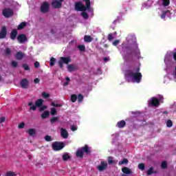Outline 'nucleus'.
Instances as JSON below:
<instances>
[{
	"label": "nucleus",
	"mask_w": 176,
	"mask_h": 176,
	"mask_svg": "<svg viewBox=\"0 0 176 176\" xmlns=\"http://www.w3.org/2000/svg\"><path fill=\"white\" fill-rule=\"evenodd\" d=\"M122 52L124 53L122 55L123 60L126 63H130L134 60V57H140L141 56V52L138 48V44L122 45Z\"/></svg>",
	"instance_id": "f257e3e1"
},
{
	"label": "nucleus",
	"mask_w": 176,
	"mask_h": 176,
	"mask_svg": "<svg viewBox=\"0 0 176 176\" xmlns=\"http://www.w3.org/2000/svg\"><path fill=\"white\" fill-rule=\"evenodd\" d=\"M140 71H141L140 67H134L133 69L126 70L125 76L128 79H131L133 83H141V80H142V74H141Z\"/></svg>",
	"instance_id": "f03ea898"
},
{
	"label": "nucleus",
	"mask_w": 176,
	"mask_h": 176,
	"mask_svg": "<svg viewBox=\"0 0 176 176\" xmlns=\"http://www.w3.org/2000/svg\"><path fill=\"white\" fill-rule=\"evenodd\" d=\"M65 146L63 142H55L52 144V149L56 151H61Z\"/></svg>",
	"instance_id": "7ed1b4c3"
},
{
	"label": "nucleus",
	"mask_w": 176,
	"mask_h": 176,
	"mask_svg": "<svg viewBox=\"0 0 176 176\" xmlns=\"http://www.w3.org/2000/svg\"><path fill=\"white\" fill-rule=\"evenodd\" d=\"M75 9L77 12H85L87 10L86 6L83 5L81 1L75 3Z\"/></svg>",
	"instance_id": "20e7f679"
},
{
	"label": "nucleus",
	"mask_w": 176,
	"mask_h": 176,
	"mask_svg": "<svg viewBox=\"0 0 176 176\" xmlns=\"http://www.w3.org/2000/svg\"><path fill=\"white\" fill-rule=\"evenodd\" d=\"M14 14V12H13V10L6 8L3 10V16L6 17V19H9V17H12Z\"/></svg>",
	"instance_id": "39448f33"
},
{
	"label": "nucleus",
	"mask_w": 176,
	"mask_h": 176,
	"mask_svg": "<svg viewBox=\"0 0 176 176\" xmlns=\"http://www.w3.org/2000/svg\"><path fill=\"white\" fill-rule=\"evenodd\" d=\"M159 105H160V103L159 102V99L156 97H153L148 100V107H157Z\"/></svg>",
	"instance_id": "423d86ee"
},
{
	"label": "nucleus",
	"mask_w": 176,
	"mask_h": 176,
	"mask_svg": "<svg viewBox=\"0 0 176 176\" xmlns=\"http://www.w3.org/2000/svg\"><path fill=\"white\" fill-rule=\"evenodd\" d=\"M50 6L47 1H44L41 6L40 10L41 13H47L49 12Z\"/></svg>",
	"instance_id": "0eeeda50"
},
{
	"label": "nucleus",
	"mask_w": 176,
	"mask_h": 176,
	"mask_svg": "<svg viewBox=\"0 0 176 176\" xmlns=\"http://www.w3.org/2000/svg\"><path fill=\"white\" fill-rule=\"evenodd\" d=\"M16 39L19 43H25V42L28 41V38L25 34H19L16 37Z\"/></svg>",
	"instance_id": "6e6552de"
},
{
	"label": "nucleus",
	"mask_w": 176,
	"mask_h": 176,
	"mask_svg": "<svg viewBox=\"0 0 176 176\" xmlns=\"http://www.w3.org/2000/svg\"><path fill=\"white\" fill-rule=\"evenodd\" d=\"M8 35V29L6 26H3L0 30V39H5Z\"/></svg>",
	"instance_id": "1a4fd4ad"
},
{
	"label": "nucleus",
	"mask_w": 176,
	"mask_h": 176,
	"mask_svg": "<svg viewBox=\"0 0 176 176\" xmlns=\"http://www.w3.org/2000/svg\"><path fill=\"white\" fill-rule=\"evenodd\" d=\"M52 6L54 9H60L63 6V3L58 1V0H54L52 2Z\"/></svg>",
	"instance_id": "9d476101"
},
{
	"label": "nucleus",
	"mask_w": 176,
	"mask_h": 176,
	"mask_svg": "<svg viewBox=\"0 0 176 176\" xmlns=\"http://www.w3.org/2000/svg\"><path fill=\"white\" fill-rule=\"evenodd\" d=\"M107 167H108V164L105 162H101L100 165L97 166V168L99 171H104V170H107Z\"/></svg>",
	"instance_id": "9b49d317"
},
{
	"label": "nucleus",
	"mask_w": 176,
	"mask_h": 176,
	"mask_svg": "<svg viewBox=\"0 0 176 176\" xmlns=\"http://www.w3.org/2000/svg\"><path fill=\"white\" fill-rule=\"evenodd\" d=\"M24 57H25V54H24V52H18L15 54V58H16V60H23V58H24Z\"/></svg>",
	"instance_id": "f8f14e48"
},
{
	"label": "nucleus",
	"mask_w": 176,
	"mask_h": 176,
	"mask_svg": "<svg viewBox=\"0 0 176 176\" xmlns=\"http://www.w3.org/2000/svg\"><path fill=\"white\" fill-rule=\"evenodd\" d=\"M18 34L19 32H17V30L13 29L10 33V39H12V41H14L16 38H17Z\"/></svg>",
	"instance_id": "ddd939ff"
},
{
	"label": "nucleus",
	"mask_w": 176,
	"mask_h": 176,
	"mask_svg": "<svg viewBox=\"0 0 176 176\" xmlns=\"http://www.w3.org/2000/svg\"><path fill=\"white\" fill-rule=\"evenodd\" d=\"M21 87L22 89H27L28 87V80L24 78L21 81Z\"/></svg>",
	"instance_id": "4468645a"
},
{
	"label": "nucleus",
	"mask_w": 176,
	"mask_h": 176,
	"mask_svg": "<svg viewBox=\"0 0 176 176\" xmlns=\"http://www.w3.org/2000/svg\"><path fill=\"white\" fill-rule=\"evenodd\" d=\"M60 135L62 138L67 139L68 138V131H67L65 129H60Z\"/></svg>",
	"instance_id": "2eb2a0df"
},
{
	"label": "nucleus",
	"mask_w": 176,
	"mask_h": 176,
	"mask_svg": "<svg viewBox=\"0 0 176 176\" xmlns=\"http://www.w3.org/2000/svg\"><path fill=\"white\" fill-rule=\"evenodd\" d=\"M59 60L63 64H69L71 63V58L69 57H60Z\"/></svg>",
	"instance_id": "dca6fc26"
},
{
	"label": "nucleus",
	"mask_w": 176,
	"mask_h": 176,
	"mask_svg": "<svg viewBox=\"0 0 176 176\" xmlns=\"http://www.w3.org/2000/svg\"><path fill=\"white\" fill-rule=\"evenodd\" d=\"M122 171L124 174H126V175H129L130 174H132L133 172L131 171V170H130V168L124 166L123 168H122Z\"/></svg>",
	"instance_id": "f3484780"
},
{
	"label": "nucleus",
	"mask_w": 176,
	"mask_h": 176,
	"mask_svg": "<svg viewBox=\"0 0 176 176\" xmlns=\"http://www.w3.org/2000/svg\"><path fill=\"white\" fill-rule=\"evenodd\" d=\"M80 149L82 151V153H86V155H89V153H90V149H89V146L87 144L81 147Z\"/></svg>",
	"instance_id": "a211bd4d"
},
{
	"label": "nucleus",
	"mask_w": 176,
	"mask_h": 176,
	"mask_svg": "<svg viewBox=\"0 0 176 176\" xmlns=\"http://www.w3.org/2000/svg\"><path fill=\"white\" fill-rule=\"evenodd\" d=\"M124 126H126V121L124 120H120L117 123V127H118V129H123V127H124Z\"/></svg>",
	"instance_id": "6ab92c4d"
},
{
	"label": "nucleus",
	"mask_w": 176,
	"mask_h": 176,
	"mask_svg": "<svg viewBox=\"0 0 176 176\" xmlns=\"http://www.w3.org/2000/svg\"><path fill=\"white\" fill-rule=\"evenodd\" d=\"M84 41H85V42H87V43H90V42L93 41V37H91V36L85 35L84 36Z\"/></svg>",
	"instance_id": "aec40b11"
},
{
	"label": "nucleus",
	"mask_w": 176,
	"mask_h": 176,
	"mask_svg": "<svg viewBox=\"0 0 176 176\" xmlns=\"http://www.w3.org/2000/svg\"><path fill=\"white\" fill-rule=\"evenodd\" d=\"M77 157H80V159H82V157H83V155H85V153H83V151L80 149H78L76 153Z\"/></svg>",
	"instance_id": "412c9836"
},
{
	"label": "nucleus",
	"mask_w": 176,
	"mask_h": 176,
	"mask_svg": "<svg viewBox=\"0 0 176 176\" xmlns=\"http://www.w3.org/2000/svg\"><path fill=\"white\" fill-rule=\"evenodd\" d=\"M25 27H27V23L26 22H22L21 23L18 27H17V30H19V31L25 28Z\"/></svg>",
	"instance_id": "4be33fe9"
},
{
	"label": "nucleus",
	"mask_w": 176,
	"mask_h": 176,
	"mask_svg": "<svg viewBox=\"0 0 176 176\" xmlns=\"http://www.w3.org/2000/svg\"><path fill=\"white\" fill-rule=\"evenodd\" d=\"M67 68L69 69V72H72V71H76L78 67L75 66V65H68Z\"/></svg>",
	"instance_id": "5701e85b"
},
{
	"label": "nucleus",
	"mask_w": 176,
	"mask_h": 176,
	"mask_svg": "<svg viewBox=\"0 0 176 176\" xmlns=\"http://www.w3.org/2000/svg\"><path fill=\"white\" fill-rule=\"evenodd\" d=\"M43 104V100L42 99H38L35 102L36 107H38V108H40V107H42Z\"/></svg>",
	"instance_id": "b1692460"
},
{
	"label": "nucleus",
	"mask_w": 176,
	"mask_h": 176,
	"mask_svg": "<svg viewBox=\"0 0 176 176\" xmlns=\"http://www.w3.org/2000/svg\"><path fill=\"white\" fill-rule=\"evenodd\" d=\"M83 2H85V6L87 7V10H90L91 6V2L90 0H82Z\"/></svg>",
	"instance_id": "393cba45"
},
{
	"label": "nucleus",
	"mask_w": 176,
	"mask_h": 176,
	"mask_svg": "<svg viewBox=\"0 0 176 176\" xmlns=\"http://www.w3.org/2000/svg\"><path fill=\"white\" fill-rule=\"evenodd\" d=\"M28 106L30 107V111H36V104L34 105V102H30L28 103Z\"/></svg>",
	"instance_id": "a878e982"
},
{
	"label": "nucleus",
	"mask_w": 176,
	"mask_h": 176,
	"mask_svg": "<svg viewBox=\"0 0 176 176\" xmlns=\"http://www.w3.org/2000/svg\"><path fill=\"white\" fill-rule=\"evenodd\" d=\"M49 115H50V113L47 111H45L41 114V118L42 119H46L47 118H49Z\"/></svg>",
	"instance_id": "bb28decb"
},
{
	"label": "nucleus",
	"mask_w": 176,
	"mask_h": 176,
	"mask_svg": "<svg viewBox=\"0 0 176 176\" xmlns=\"http://www.w3.org/2000/svg\"><path fill=\"white\" fill-rule=\"evenodd\" d=\"M28 133L29 135H31L32 137L35 135V134H36V132L35 129H30L28 131Z\"/></svg>",
	"instance_id": "cd10ccee"
},
{
	"label": "nucleus",
	"mask_w": 176,
	"mask_h": 176,
	"mask_svg": "<svg viewBox=\"0 0 176 176\" xmlns=\"http://www.w3.org/2000/svg\"><path fill=\"white\" fill-rule=\"evenodd\" d=\"M62 157H63V160L64 162H67V160L71 159V156H69V154H68V153L63 154Z\"/></svg>",
	"instance_id": "c85d7f7f"
},
{
	"label": "nucleus",
	"mask_w": 176,
	"mask_h": 176,
	"mask_svg": "<svg viewBox=\"0 0 176 176\" xmlns=\"http://www.w3.org/2000/svg\"><path fill=\"white\" fill-rule=\"evenodd\" d=\"M70 100L72 102H76V100H78V96H76V94L71 95Z\"/></svg>",
	"instance_id": "c756f323"
},
{
	"label": "nucleus",
	"mask_w": 176,
	"mask_h": 176,
	"mask_svg": "<svg viewBox=\"0 0 176 176\" xmlns=\"http://www.w3.org/2000/svg\"><path fill=\"white\" fill-rule=\"evenodd\" d=\"M4 54H5V56H10V54H12V50H10V48L7 47L4 50Z\"/></svg>",
	"instance_id": "7c9ffc66"
},
{
	"label": "nucleus",
	"mask_w": 176,
	"mask_h": 176,
	"mask_svg": "<svg viewBox=\"0 0 176 176\" xmlns=\"http://www.w3.org/2000/svg\"><path fill=\"white\" fill-rule=\"evenodd\" d=\"M127 163H129V160H127V158H124L123 160L120 161L118 164L119 166H122L123 164H127Z\"/></svg>",
	"instance_id": "2f4dec72"
},
{
	"label": "nucleus",
	"mask_w": 176,
	"mask_h": 176,
	"mask_svg": "<svg viewBox=\"0 0 176 176\" xmlns=\"http://www.w3.org/2000/svg\"><path fill=\"white\" fill-rule=\"evenodd\" d=\"M161 168H162V170H166V168H167V162L163 161L162 162Z\"/></svg>",
	"instance_id": "473e14b6"
},
{
	"label": "nucleus",
	"mask_w": 176,
	"mask_h": 176,
	"mask_svg": "<svg viewBox=\"0 0 176 176\" xmlns=\"http://www.w3.org/2000/svg\"><path fill=\"white\" fill-rule=\"evenodd\" d=\"M81 16L83 17V19H85V20H87V19H89V14H87V12L83 11L82 12H81Z\"/></svg>",
	"instance_id": "72a5a7b5"
},
{
	"label": "nucleus",
	"mask_w": 176,
	"mask_h": 176,
	"mask_svg": "<svg viewBox=\"0 0 176 176\" xmlns=\"http://www.w3.org/2000/svg\"><path fill=\"white\" fill-rule=\"evenodd\" d=\"M78 49L80 52H85V50H86V47L85 45H80L78 46Z\"/></svg>",
	"instance_id": "f704fd0d"
},
{
	"label": "nucleus",
	"mask_w": 176,
	"mask_h": 176,
	"mask_svg": "<svg viewBox=\"0 0 176 176\" xmlns=\"http://www.w3.org/2000/svg\"><path fill=\"white\" fill-rule=\"evenodd\" d=\"M50 113L52 116H54V115H56L57 114V110L56 109V108H54V107L51 108Z\"/></svg>",
	"instance_id": "c9c22d12"
},
{
	"label": "nucleus",
	"mask_w": 176,
	"mask_h": 176,
	"mask_svg": "<svg viewBox=\"0 0 176 176\" xmlns=\"http://www.w3.org/2000/svg\"><path fill=\"white\" fill-rule=\"evenodd\" d=\"M167 13H170V10L163 11L162 14H161V19H166Z\"/></svg>",
	"instance_id": "e433bc0d"
},
{
	"label": "nucleus",
	"mask_w": 176,
	"mask_h": 176,
	"mask_svg": "<svg viewBox=\"0 0 176 176\" xmlns=\"http://www.w3.org/2000/svg\"><path fill=\"white\" fill-rule=\"evenodd\" d=\"M83 98H84V96L81 94L78 95L77 100L78 102H82V101H83Z\"/></svg>",
	"instance_id": "4c0bfd02"
},
{
	"label": "nucleus",
	"mask_w": 176,
	"mask_h": 176,
	"mask_svg": "<svg viewBox=\"0 0 176 176\" xmlns=\"http://www.w3.org/2000/svg\"><path fill=\"white\" fill-rule=\"evenodd\" d=\"M138 168L141 170L142 171H144L145 170V164L143 163L139 164H138Z\"/></svg>",
	"instance_id": "58836bf2"
},
{
	"label": "nucleus",
	"mask_w": 176,
	"mask_h": 176,
	"mask_svg": "<svg viewBox=\"0 0 176 176\" xmlns=\"http://www.w3.org/2000/svg\"><path fill=\"white\" fill-rule=\"evenodd\" d=\"M11 65L12 67H13V68H17V67L19 66V63H17V61L12 60L11 62Z\"/></svg>",
	"instance_id": "ea45409f"
},
{
	"label": "nucleus",
	"mask_w": 176,
	"mask_h": 176,
	"mask_svg": "<svg viewBox=\"0 0 176 176\" xmlns=\"http://www.w3.org/2000/svg\"><path fill=\"white\" fill-rule=\"evenodd\" d=\"M44 138H45V141H47V142H50V141H53V139L52 138V136H50V135H45Z\"/></svg>",
	"instance_id": "a19ab883"
},
{
	"label": "nucleus",
	"mask_w": 176,
	"mask_h": 176,
	"mask_svg": "<svg viewBox=\"0 0 176 176\" xmlns=\"http://www.w3.org/2000/svg\"><path fill=\"white\" fill-rule=\"evenodd\" d=\"M55 63H56V58H54V57H52V58L50 59V67H53V65H54Z\"/></svg>",
	"instance_id": "79ce46f5"
},
{
	"label": "nucleus",
	"mask_w": 176,
	"mask_h": 176,
	"mask_svg": "<svg viewBox=\"0 0 176 176\" xmlns=\"http://www.w3.org/2000/svg\"><path fill=\"white\" fill-rule=\"evenodd\" d=\"M51 105L52 106V107H55L56 108H61V107H63V104H56V103H54V102H52V103H51Z\"/></svg>",
	"instance_id": "37998d69"
},
{
	"label": "nucleus",
	"mask_w": 176,
	"mask_h": 176,
	"mask_svg": "<svg viewBox=\"0 0 176 176\" xmlns=\"http://www.w3.org/2000/svg\"><path fill=\"white\" fill-rule=\"evenodd\" d=\"M162 3L164 6H168L170 5V0H162Z\"/></svg>",
	"instance_id": "c03bdc74"
},
{
	"label": "nucleus",
	"mask_w": 176,
	"mask_h": 176,
	"mask_svg": "<svg viewBox=\"0 0 176 176\" xmlns=\"http://www.w3.org/2000/svg\"><path fill=\"white\" fill-rule=\"evenodd\" d=\"M41 96H42V97H43V98H49L50 97V94H49L46 92H43Z\"/></svg>",
	"instance_id": "a18cd8bd"
},
{
	"label": "nucleus",
	"mask_w": 176,
	"mask_h": 176,
	"mask_svg": "<svg viewBox=\"0 0 176 176\" xmlns=\"http://www.w3.org/2000/svg\"><path fill=\"white\" fill-rule=\"evenodd\" d=\"M58 120V117H54L50 119L51 123L53 124V123H56Z\"/></svg>",
	"instance_id": "49530a36"
},
{
	"label": "nucleus",
	"mask_w": 176,
	"mask_h": 176,
	"mask_svg": "<svg viewBox=\"0 0 176 176\" xmlns=\"http://www.w3.org/2000/svg\"><path fill=\"white\" fill-rule=\"evenodd\" d=\"M153 174V168L151 167L148 170H147V175H152Z\"/></svg>",
	"instance_id": "de8ad7c7"
},
{
	"label": "nucleus",
	"mask_w": 176,
	"mask_h": 176,
	"mask_svg": "<svg viewBox=\"0 0 176 176\" xmlns=\"http://www.w3.org/2000/svg\"><path fill=\"white\" fill-rule=\"evenodd\" d=\"M166 126L167 127H173V121H171V120H168L166 122Z\"/></svg>",
	"instance_id": "09e8293b"
},
{
	"label": "nucleus",
	"mask_w": 176,
	"mask_h": 176,
	"mask_svg": "<svg viewBox=\"0 0 176 176\" xmlns=\"http://www.w3.org/2000/svg\"><path fill=\"white\" fill-rule=\"evenodd\" d=\"M23 68L25 69V71H30V66L27 65V63H24L22 65Z\"/></svg>",
	"instance_id": "8fccbe9b"
},
{
	"label": "nucleus",
	"mask_w": 176,
	"mask_h": 176,
	"mask_svg": "<svg viewBox=\"0 0 176 176\" xmlns=\"http://www.w3.org/2000/svg\"><path fill=\"white\" fill-rule=\"evenodd\" d=\"M16 173L12 171H8L6 173V176H14Z\"/></svg>",
	"instance_id": "3c124183"
},
{
	"label": "nucleus",
	"mask_w": 176,
	"mask_h": 176,
	"mask_svg": "<svg viewBox=\"0 0 176 176\" xmlns=\"http://www.w3.org/2000/svg\"><path fill=\"white\" fill-rule=\"evenodd\" d=\"M108 163H109V164H113V158L112 157H108Z\"/></svg>",
	"instance_id": "603ef678"
},
{
	"label": "nucleus",
	"mask_w": 176,
	"mask_h": 176,
	"mask_svg": "<svg viewBox=\"0 0 176 176\" xmlns=\"http://www.w3.org/2000/svg\"><path fill=\"white\" fill-rule=\"evenodd\" d=\"M39 67H41V63H39L38 61H36L34 63V68H39Z\"/></svg>",
	"instance_id": "864d4df0"
},
{
	"label": "nucleus",
	"mask_w": 176,
	"mask_h": 176,
	"mask_svg": "<svg viewBox=\"0 0 176 176\" xmlns=\"http://www.w3.org/2000/svg\"><path fill=\"white\" fill-rule=\"evenodd\" d=\"M24 126H25V124L24 122H21L19 124L18 127L19 129H24Z\"/></svg>",
	"instance_id": "5fc2aeb1"
},
{
	"label": "nucleus",
	"mask_w": 176,
	"mask_h": 176,
	"mask_svg": "<svg viewBox=\"0 0 176 176\" xmlns=\"http://www.w3.org/2000/svg\"><path fill=\"white\" fill-rule=\"evenodd\" d=\"M163 100H164V98H163V96L162 95H159V98H158V101L159 102H163Z\"/></svg>",
	"instance_id": "6e6d98bb"
},
{
	"label": "nucleus",
	"mask_w": 176,
	"mask_h": 176,
	"mask_svg": "<svg viewBox=\"0 0 176 176\" xmlns=\"http://www.w3.org/2000/svg\"><path fill=\"white\" fill-rule=\"evenodd\" d=\"M107 39L108 41H112V39H113V35H112V34H109L107 36Z\"/></svg>",
	"instance_id": "4d7b16f0"
},
{
	"label": "nucleus",
	"mask_w": 176,
	"mask_h": 176,
	"mask_svg": "<svg viewBox=\"0 0 176 176\" xmlns=\"http://www.w3.org/2000/svg\"><path fill=\"white\" fill-rule=\"evenodd\" d=\"M71 130H72V131H76L78 130V128H76V126L75 125H72L71 126Z\"/></svg>",
	"instance_id": "13d9d810"
},
{
	"label": "nucleus",
	"mask_w": 176,
	"mask_h": 176,
	"mask_svg": "<svg viewBox=\"0 0 176 176\" xmlns=\"http://www.w3.org/2000/svg\"><path fill=\"white\" fill-rule=\"evenodd\" d=\"M119 40H116V41H114L113 42V45H114V46H118V45H119Z\"/></svg>",
	"instance_id": "bf43d9fd"
},
{
	"label": "nucleus",
	"mask_w": 176,
	"mask_h": 176,
	"mask_svg": "<svg viewBox=\"0 0 176 176\" xmlns=\"http://www.w3.org/2000/svg\"><path fill=\"white\" fill-rule=\"evenodd\" d=\"M58 65L60 67V68H63L64 67V63H62L60 60H58Z\"/></svg>",
	"instance_id": "052dcab7"
},
{
	"label": "nucleus",
	"mask_w": 176,
	"mask_h": 176,
	"mask_svg": "<svg viewBox=\"0 0 176 176\" xmlns=\"http://www.w3.org/2000/svg\"><path fill=\"white\" fill-rule=\"evenodd\" d=\"M47 107L46 106H42L41 108H40V111L42 112L43 111H45V109H47Z\"/></svg>",
	"instance_id": "680f3d73"
},
{
	"label": "nucleus",
	"mask_w": 176,
	"mask_h": 176,
	"mask_svg": "<svg viewBox=\"0 0 176 176\" xmlns=\"http://www.w3.org/2000/svg\"><path fill=\"white\" fill-rule=\"evenodd\" d=\"M5 117H1L0 118V123H3V122H5Z\"/></svg>",
	"instance_id": "e2e57ef3"
},
{
	"label": "nucleus",
	"mask_w": 176,
	"mask_h": 176,
	"mask_svg": "<svg viewBox=\"0 0 176 176\" xmlns=\"http://www.w3.org/2000/svg\"><path fill=\"white\" fill-rule=\"evenodd\" d=\"M34 83H39V82H41V80H39V78H35L34 80Z\"/></svg>",
	"instance_id": "0e129e2a"
},
{
	"label": "nucleus",
	"mask_w": 176,
	"mask_h": 176,
	"mask_svg": "<svg viewBox=\"0 0 176 176\" xmlns=\"http://www.w3.org/2000/svg\"><path fill=\"white\" fill-rule=\"evenodd\" d=\"M50 32H51V34H52V35H54V34H56V30H54V29H52L50 30Z\"/></svg>",
	"instance_id": "69168bd1"
},
{
	"label": "nucleus",
	"mask_w": 176,
	"mask_h": 176,
	"mask_svg": "<svg viewBox=\"0 0 176 176\" xmlns=\"http://www.w3.org/2000/svg\"><path fill=\"white\" fill-rule=\"evenodd\" d=\"M69 85V82L68 81H66L63 83V86H68Z\"/></svg>",
	"instance_id": "338daca9"
},
{
	"label": "nucleus",
	"mask_w": 176,
	"mask_h": 176,
	"mask_svg": "<svg viewBox=\"0 0 176 176\" xmlns=\"http://www.w3.org/2000/svg\"><path fill=\"white\" fill-rule=\"evenodd\" d=\"M103 60H104V61H105V63H107V61H109V58L105 57L103 58Z\"/></svg>",
	"instance_id": "774afa93"
}]
</instances>
